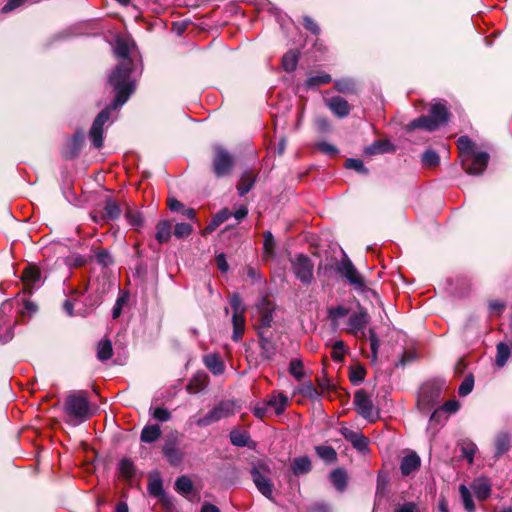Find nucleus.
I'll return each instance as SVG.
<instances>
[{
	"mask_svg": "<svg viewBox=\"0 0 512 512\" xmlns=\"http://www.w3.org/2000/svg\"><path fill=\"white\" fill-rule=\"evenodd\" d=\"M133 70L126 61L116 65L108 77V85L112 88L114 98L97 114L90 128L89 138L95 149L103 147L104 125L109 120L111 111L124 105L136 90V81L132 78Z\"/></svg>",
	"mask_w": 512,
	"mask_h": 512,
	"instance_id": "obj_1",
	"label": "nucleus"
},
{
	"mask_svg": "<svg viewBox=\"0 0 512 512\" xmlns=\"http://www.w3.org/2000/svg\"><path fill=\"white\" fill-rule=\"evenodd\" d=\"M333 269L351 286H353L355 290L364 292L368 289L364 277L359 273L351 259L345 253L342 259L340 261H336L335 264H319L317 273L321 274L323 271L324 274H327Z\"/></svg>",
	"mask_w": 512,
	"mask_h": 512,
	"instance_id": "obj_2",
	"label": "nucleus"
},
{
	"mask_svg": "<svg viewBox=\"0 0 512 512\" xmlns=\"http://www.w3.org/2000/svg\"><path fill=\"white\" fill-rule=\"evenodd\" d=\"M63 409L66 414L80 422L87 421L93 416L87 393L83 390L70 393L65 399Z\"/></svg>",
	"mask_w": 512,
	"mask_h": 512,
	"instance_id": "obj_3",
	"label": "nucleus"
},
{
	"mask_svg": "<svg viewBox=\"0 0 512 512\" xmlns=\"http://www.w3.org/2000/svg\"><path fill=\"white\" fill-rule=\"evenodd\" d=\"M236 165L235 157L222 145L213 146L212 171L217 178L229 176Z\"/></svg>",
	"mask_w": 512,
	"mask_h": 512,
	"instance_id": "obj_4",
	"label": "nucleus"
},
{
	"mask_svg": "<svg viewBox=\"0 0 512 512\" xmlns=\"http://www.w3.org/2000/svg\"><path fill=\"white\" fill-rule=\"evenodd\" d=\"M258 337V345L261 349L260 357L265 361H272L278 350V342L281 332L276 328L266 329L256 332Z\"/></svg>",
	"mask_w": 512,
	"mask_h": 512,
	"instance_id": "obj_5",
	"label": "nucleus"
},
{
	"mask_svg": "<svg viewBox=\"0 0 512 512\" xmlns=\"http://www.w3.org/2000/svg\"><path fill=\"white\" fill-rule=\"evenodd\" d=\"M290 264L292 273L304 286L308 287L314 282V264L310 257L297 254L290 259Z\"/></svg>",
	"mask_w": 512,
	"mask_h": 512,
	"instance_id": "obj_6",
	"label": "nucleus"
},
{
	"mask_svg": "<svg viewBox=\"0 0 512 512\" xmlns=\"http://www.w3.org/2000/svg\"><path fill=\"white\" fill-rule=\"evenodd\" d=\"M443 384L438 381L425 382L419 391L418 406L421 410H430L440 402Z\"/></svg>",
	"mask_w": 512,
	"mask_h": 512,
	"instance_id": "obj_7",
	"label": "nucleus"
},
{
	"mask_svg": "<svg viewBox=\"0 0 512 512\" xmlns=\"http://www.w3.org/2000/svg\"><path fill=\"white\" fill-rule=\"evenodd\" d=\"M235 401L222 400L214 406L204 417L197 420L196 424L199 427L209 426L223 418L234 415Z\"/></svg>",
	"mask_w": 512,
	"mask_h": 512,
	"instance_id": "obj_8",
	"label": "nucleus"
},
{
	"mask_svg": "<svg viewBox=\"0 0 512 512\" xmlns=\"http://www.w3.org/2000/svg\"><path fill=\"white\" fill-rule=\"evenodd\" d=\"M250 474L258 491L267 499H272L274 485L269 479V467L263 463H259L251 469Z\"/></svg>",
	"mask_w": 512,
	"mask_h": 512,
	"instance_id": "obj_9",
	"label": "nucleus"
},
{
	"mask_svg": "<svg viewBox=\"0 0 512 512\" xmlns=\"http://www.w3.org/2000/svg\"><path fill=\"white\" fill-rule=\"evenodd\" d=\"M229 303L233 310V333L231 338L234 342H239L242 339L245 331V309L242 307V299L239 294H233L230 297Z\"/></svg>",
	"mask_w": 512,
	"mask_h": 512,
	"instance_id": "obj_10",
	"label": "nucleus"
},
{
	"mask_svg": "<svg viewBox=\"0 0 512 512\" xmlns=\"http://www.w3.org/2000/svg\"><path fill=\"white\" fill-rule=\"evenodd\" d=\"M354 405L357 413L364 419L375 422L380 418L379 411L364 389L357 390L354 394Z\"/></svg>",
	"mask_w": 512,
	"mask_h": 512,
	"instance_id": "obj_11",
	"label": "nucleus"
},
{
	"mask_svg": "<svg viewBox=\"0 0 512 512\" xmlns=\"http://www.w3.org/2000/svg\"><path fill=\"white\" fill-rule=\"evenodd\" d=\"M489 154L487 152H478L476 154L464 155L461 160L462 168L472 176H480L488 166Z\"/></svg>",
	"mask_w": 512,
	"mask_h": 512,
	"instance_id": "obj_12",
	"label": "nucleus"
},
{
	"mask_svg": "<svg viewBox=\"0 0 512 512\" xmlns=\"http://www.w3.org/2000/svg\"><path fill=\"white\" fill-rule=\"evenodd\" d=\"M274 310L275 306L273 302L270 301L268 297H263L260 305L258 306L259 315L254 324L256 332L275 328V321L273 317Z\"/></svg>",
	"mask_w": 512,
	"mask_h": 512,
	"instance_id": "obj_13",
	"label": "nucleus"
},
{
	"mask_svg": "<svg viewBox=\"0 0 512 512\" xmlns=\"http://www.w3.org/2000/svg\"><path fill=\"white\" fill-rule=\"evenodd\" d=\"M84 145L85 133L82 129H77L61 149L62 158L68 161L77 159Z\"/></svg>",
	"mask_w": 512,
	"mask_h": 512,
	"instance_id": "obj_14",
	"label": "nucleus"
},
{
	"mask_svg": "<svg viewBox=\"0 0 512 512\" xmlns=\"http://www.w3.org/2000/svg\"><path fill=\"white\" fill-rule=\"evenodd\" d=\"M428 115L437 125V129L446 126L453 116L448 108L447 101L442 99H436L431 103Z\"/></svg>",
	"mask_w": 512,
	"mask_h": 512,
	"instance_id": "obj_15",
	"label": "nucleus"
},
{
	"mask_svg": "<svg viewBox=\"0 0 512 512\" xmlns=\"http://www.w3.org/2000/svg\"><path fill=\"white\" fill-rule=\"evenodd\" d=\"M41 278V271L35 264H28L22 271L21 281L23 284V293L31 295L34 290V285Z\"/></svg>",
	"mask_w": 512,
	"mask_h": 512,
	"instance_id": "obj_16",
	"label": "nucleus"
},
{
	"mask_svg": "<svg viewBox=\"0 0 512 512\" xmlns=\"http://www.w3.org/2000/svg\"><path fill=\"white\" fill-rule=\"evenodd\" d=\"M340 432L343 437L358 451L365 452L368 450L369 439L363 433L353 431L346 427H342Z\"/></svg>",
	"mask_w": 512,
	"mask_h": 512,
	"instance_id": "obj_17",
	"label": "nucleus"
},
{
	"mask_svg": "<svg viewBox=\"0 0 512 512\" xmlns=\"http://www.w3.org/2000/svg\"><path fill=\"white\" fill-rule=\"evenodd\" d=\"M330 111L338 118H345L350 114L351 105L341 96H333L327 101Z\"/></svg>",
	"mask_w": 512,
	"mask_h": 512,
	"instance_id": "obj_18",
	"label": "nucleus"
},
{
	"mask_svg": "<svg viewBox=\"0 0 512 512\" xmlns=\"http://www.w3.org/2000/svg\"><path fill=\"white\" fill-rule=\"evenodd\" d=\"M421 459L415 451H411L405 455L400 464V471L403 476H409L411 473L419 470Z\"/></svg>",
	"mask_w": 512,
	"mask_h": 512,
	"instance_id": "obj_19",
	"label": "nucleus"
},
{
	"mask_svg": "<svg viewBox=\"0 0 512 512\" xmlns=\"http://www.w3.org/2000/svg\"><path fill=\"white\" fill-rule=\"evenodd\" d=\"M118 472L121 479L132 485L137 475V467L130 458H122L118 463Z\"/></svg>",
	"mask_w": 512,
	"mask_h": 512,
	"instance_id": "obj_20",
	"label": "nucleus"
},
{
	"mask_svg": "<svg viewBox=\"0 0 512 512\" xmlns=\"http://www.w3.org/2000/svg\"><path fill=\"white\" fill-rule=\"evenodd\" d=\"M471 487L475 497L480 501H485L491 496L492 486L490 481L485 477L476 478Z\"/></svg>",
	"mask_w": 512,
	"mask_h": 512,
	"instance_id": "obj_21",
	"label": "nucleus"
},
{
	"mask_svg": "<svg viewBox=\"0 0 512 512\" xmlns=\"http://www.w3.org/2000/svg\"><path fill=\"white\" fill-rule=\"evenodd\" d=\"M173 220H160L156 224V233H155V239L159 244H165L168 243L173 236Z\"/></svg>",
	"mask_w": 512,
	"mask_h": 512,
	"instance_id": "obj_22",
	"label": "nucleus"
},
{
	"mask_svg": "<svg viewBox=\"0 0 512 512\" xmlns=\"http://www.w3.org/2000/svg\"><path fill=\"white\" fill-rule=\"evenodd\" d=\"M113 51L117 58L122 59L120 63H125L127 61L130 63V68H134V62L130 57V43L127 39L117 37Z\"/></svg>",
	"mask_w": 512,
	"mask_h": 512,
	"instance_id": "obj_23",
	"label": "nucleus"
},
{
	"mask_svg": "<svg viewBox=\"0 0 512 512\" xmlns=\"http://www.w3.org/2000/svg\"><path fill=\"white\" fill-rule=\"evenodd\" d=\"M415 129H423L428 132L437 131V125L434 124L429 115H421L418 118L412 120L405 126V131L410 133Z\"/></svg>",
	"mask_w": 512,
	"mask_h": 512,
	"instance_id": "obj_24",
	"label": "nucleus"
},
{
	"mask_svg": "<svg viewBox=\"0 0 512 512\" xmlns=\"http://www.w3.org/2000/svg\"><path fill=\"white\" fill-rule=\"evenodd\" d=\"M396 150L395 145L388 139L376 140L364 149L365 155L374 156L384 153H392Z\"/></svg>",
	"mask_w": 512,
	"mask_h": 512,
	"instance_id": "obj_25",
	"label": "nucleus"
},
{
	"mask_svg": "<svg viewBox=\"0 0 512 512\" xmlns=\"http://www.w3.org/2000/svg\"><path fill=\"white\" fill-rule=\"evenodd\" d=\"M121 208L118 203L112 198H107L104 203V207L101 211L100 219L108 222L112 220H116L121 215Z\"/></svg>",
	"mask_w": 512,
	"mask_h": 512,
	"instance_id": "obj_26",
	"label": "nucleus"
},
{
	"mask_svg": "<svg viewBox=\"0 0 512 512\" xmlns=\"http://www.w3.org/2000/svg\"><path fill=\"white\" fill-rule=\"evenodd\" d=\"M162 453L172 466L179 465L183 460V453L172 441H167L162 448Z\"/></svg>",
	"mask_w": 512,
	"mask_h": 512,
	"instance_id": "obj_27",
	"label": "nucleus"
},
{
	"mask_svg": "<svg viewBox=\"0 0 512 512\" xmlns=\"http://www.w3.org/2000/svg\"><path fill=\"white\" fill-rule=\"evenodd\" d=\"M257 175L253 170H246L242 173L239 182L237 183V191L240 196L247 194L254 186Z\"/></svg>",
	"mask_w": 512,
	"mask_h": 512,
	"instance_id": "obj_28",
	"label": "nucleus"
},
{
	"mask_svg": "<svg viewBox=\"0 0 512 512\" xmlns=\"http://www.w3.org/2000/svg\"><path fill=\"white\" fill-rule=\"evenodd\" d=\"M290 470L295 476L306 475L312 470V463L308 456L296 457L290 464Z\"/></svg>",
	"mask_w": 512,
	"mask_h": 512,
	"instance_id": "obj_29",
	"label": "nucleus"
},
{
	"mask_svg": "<svg viewBox=\"0 0 512 512\" xmlns=\"http://www.w3.org/2000/svg\"><path fill=\"white\" fill-rule=\"evenodd\" d=\"M334 89L345 95H355L359 90L357 82L353 78H340L334 80Z\"/></svg>",
	"mask_w": 512,
	"mask_h": 512,
	"instance_id": "obj_30",
	"label": "nucleus"
},
{
	"mask_svg": "<svg viewBox=\"0 0 512 512\" xmlns=\"http://www.w3.org/2000/svg\"><path fill=\"white\" fill-rule=\"evenodd\" d=\"M330 481L339 492L347 489L348 475L344 468H336L330 473Z\"/></svg>",
	"mask_w": 512,
	"mask_h": 512,
	"instance_id": "obj_31",
	"label": "nucleus"
},
{
	"mask_svg": "<svg viewBox=\"0 0 512 512\" xmlns=\"http://www.w3.org/2000/svg\"><path fill=\"white\" fill-rule=\"evenodd\" d=\"M148 491L150 495L165 502L166 495L163 489V482L158 473H155V477L152 474L149 475Z\"/></svg>",
	"mask_w": 512,
	"mask_h": 512,
	"instance_id": "obj_32",
	"label": "nucleus"
},
{
	"mask_svg": "<svg viewBox=\"0 0 512 512\" xmlns=\"http://www.w3.org/2000/svg\"><path fill=\"white\" fill-rule=\"evenodd\" d=\"M203 362L205 366L214 374L221 375L224 373L225 364L218 354H208L204 356Z\"/></svg>",
	"mask_w": 512,
	"mask_h": 512,
	"instance_id": "obj_33",
	"label": "nucleus"
},
{
	"mask_svg": "<svg viewBox=\"0 0 512 512\" xmlns=\"http://www.w3.org/2000/svg\"><path fill=\"white\" fill-rule=\"evenodd\" d=\"M457 447L460 450V456L463 459H466L469 464H472L474 461V456L477 451L476 444L470 439H462L458 441Z\"/></svg>",
	"mask_w": 512,
	"mask_h": 512,
	"instance_id": "obj_34",
	"label": "nucleus"
},
{
	"mask_svg": "<svg viewBox=\"0 0 512 512\" xmlns=\"http://www.w3.org/2000/svg\"><path fill=\"white\" fill-rule=\"evenodd\" d=\"M162 431L158 424L146 425L141 431L140 440L143 443H154L161 437Z\"/></svg>",
	"mask_w": 512,
	"mask_h": 512,
	"instance_id": "obj_35",
	"label": "nucleus"
},
{
	"mask_svg": "<svg viewBox=\"0 0 512 512\" xmlns=\"http://www.w3.org/2000/svg\"><path fill=\"white\" fill-rule=\"evenodd\" d=\"M265 403L268 408H273L277 415L282 414L287 406L288 397L283 393H279L278 395H270Z\"/></svg>",
	"mask_w": 512,
	"mask_h": 512,
	"instance_id": "obj_36",
	"label": "nucleus"
},
{
	"mask_svg": "<svg viewBox=\"0 0 512 512\" xmlns=\"http://www.w3.org/2000/svg\"><path fill=\"white\" fill-rule=\"evenodd\" d=\"M315 452L323 461H325L328 464L336 463L338 460L337 452L332 446H315Z\"/></svg>",
	"mask_w": 512,
	"mask_h": 512,
	"instance_id": "obj_37",
	"label": "nucleus"
},
{
	"mask_svg": "<svg viewBox=\"0 0 512 512\" xmlns=\"http://www.w3.org/2000/svg\"><path fill=\"white\" fill-rule=\"evenodd\" d=\"M208 383V375L205 373H197L187 384V391L189 393H197L203 390Z\"/></svg>",
	"mask_w": 512,
	"mask_h": 512,
	"instance_id": "obj_38",
	"label": "nucleus"
},
{
	"mask_svg": "<svg viewBox=\"0 0 512 512\" xmlns=\"http://www.w3.org/2000/svg\"><path fill=\"white\" fill-rule=\"evenodd\" d=\"M113 356V347L110 339L105 338L97 344V359L99 361H107Z\"/></svg>",
	"mask_w": 512,
	"mask_h": 512,
	"instance_id": "obj_39",
	"label": "nucleus"
},
{
	"mask_svg": "<svg viewBox=\"0 0 512 512\" xmlns=\"http://www.w3.org/2000/svg\"><path fill=\"white\" fill-rule=\"evenodd\" d=\"M511 439L507 433H500L495 440L494 458L499 459L504 453L510 449Z\"/></svg>",
	"mask_w": 512,
	"mask_h": 512,
	"instance_id": "obj_40",
	"label": "nucleus"
},
{
	"mask_svg": "<svg viewBox=\"0 0 512 512\" xmlns=\"http://www.w3.org/2000/svg\"><path fill=\"white\" fill-rule=\"evenodd\" d=\"M333 81L332 76L328 73L322 72L319 75H311L305 81L307 89H313L322 85L329 84Z\"/></svg>",
	"mask_w": 512,
	"mask_h": 512,
	"instance_id": "obj_41",
	"label": "nucleus"
},
{
	"mask_svg": "<svg viewBox=\"0 0 512 512\" xmlns=\"http://www.w3.org/2000/svg\"><path fill=\"white\" fill-rule=\"evenodd\" d=\"M511 348L508 344L504 342H500L496 346V359L495 363L498 367L502 368L507 363L510 355H511Z\"/></svg>",
	"mask_w": 512,
	"mask_h": 512,
	"instance_id": "obj_42",
	"label": "nucleus"
},
{
	"mask_svg": "<svg viewBox=\"0 0 512 512\" xmlns=\"http://www.w3.org/2000/svg\"><path fill=\"white\" fill-rule=\"evenodd\" d=\"M173 236L178 240H185L193 233V226L186 222H178L173 224Z\"/></svg>",
	"mask_w": 512,
	"mask_h": 512,
	"instance_id": "obj_43",
	"label": "nucleus"
},
{
	"mask_svg": "<svg viewBox=\"0 0 512 512\" xmlns=\"http://www.w3.org/2000/svg\"><path fill=\"white\" fill-rule=\"evenodd\" d=\"M299 53L295 50H289L282 57V67L286 72H293L298 64Z\"/></svg>",
	"mask_w": 512,
	"mask_h": 512,
	"instance_id": "obj_44",
	"label": "nucleus"
},
{
	"mask_svg": "<svg viewBox=\"0 0 512 512\" xmlns=\"http://www.w3.org/2000/svg\"><path fill=\"white\" fill-rule=\"evenodd\" d=\"M366 373L365 366L357 363L349 369V380L353 385H359L364 381Z\"/></svg>",
	"mask_w": 512,
	"mask_h": 512,
	"instance_id": "obj_45",
	"label": "nucleus"
},
{
	"mask_svg": "<svg viewBox=\"0 0 512 512\" xmlns=\"http://www.w3.org/2000/svg\"><path fill=\"white\" fill-rule=\"evenodd\" d=\"M125 218L127 219L129 225H131L137 231L144 224V217L142 212L138 210H133L130 207H127V210L125 212Z\"/></svg>",
	"mask_w": 512,
	"mask_h": 512,
	"instance_id": "obj_46",
	"label": "nucleus"
},
{
	"mask_svg": "<svg viewBox=\"0 0 512 512\" xmlns=\"http://www.w3.org/2000/svg\"><path fill=\"white\" fill-rule=\"evenodd\" d=\"M194 489L192 480L186 476L182 475L178 477L175 481V490L183 496H187Z\"/></svg>",
	"mask_w": 512,
	"mask_h": 512,
	"instance_id": "obj_47",
	"label": "nucleus"
},
{
	"mask_svg": "<svg viewBox=\"0 0 512 512\" xmlns=\"http://www.w3.org/2000/svg\"><path fill=\"white\" fill-rule=\"evenodd\" d=\"M368 318L367 311L361 309L360 312L354 313L349 317V325L356 330H362L368 323Z\"/></svg>",
	"mask_w": 512,
	"mask_h": 512,
	"instance_id": "obj_48",
	"label": "nucleus"
},
{
	"mask_svg": "<svg viewBox=\"0 0 512 512\" xmlns=\"http://www.w3.org/2000/svg\"><path fill=\"white\" fill-rule=\"evenodd\" d=\"M230 442L236 447H245L248 445L250 435L247 431L232 430L229 435Z\"/></svg>",
	"mask_w": 512,
	"mask_h": 512,
	"instance_id": "obj_49",
	"label": "nucleus"
},
{
	"mask_svg": "<svg viewBox=\"0 0 512 512\" xmlns=\"http://www.w3.org/2000/svg\"><path fill=\"white\" fill-rule=\"evenodd\" d=\"M96 262L102 267L106 268L115 263V260L109 250L107 249H93Z\"/></svg>",
	"mask_w": 512,
	"mask_h": 512,
	"instance_id": "obj_50",
	"label": "nucleus"
},
{
	"mask_svg": "<svg viewBox=\"0 0 512 512\" xmlns=\"http://www.w3.org/2000/svg\"><path fill=\"white\" fill-rule=\"evenodd\" d=\"M440 163V157L435 150L428 149L422 155V164L427 168L437 167Z\"/></svg>",
	"mask_w": 512,
	"mask_h": 512,
	"instance_id": "obj_51",
	"label": "nucleus"
},
{
	"mask_svg": "<svg viewBox=\"0 0 512 512\" xmlns=\"http://www.w3.org/2000/svg\"><path fill=\"white\" fill-rule=\"evenodd\" d=\"M459 492L463 502V506L467 512L475 511V504L470 490L465 485H460Z\"/></svg>",
	"mask_w": 512,
	"mask_h": 512,
	"instance_id": "obj_52",
	"label": "nucleus"
},
{
	"mask_svg": "<svg viewBox=\"0 0 512 512\" xmlns=\"http://www.w3.org/2000/svg\"><path fill=\"white\" fill-rule=\"evenodd\" d=\"M299 393L311 400H316L321 396V393L317 390L311 381L304 382L299 388Z\"/></svg>",
	"mask_w": 512,
	"mask_h": 512,
	"instance_id": "obj_53",
	"label": "nucleus"
},
{
	"mask_svg": "<svg viewBox=\"0 0 512 512\" xmlns=\"http://www.w3.org/2000/svg\"><path fill=\"white\" fill-rule=\"evenodd\" d=\"M129 292L121 291L112 310V318L117 319L122 314L123 306L129 301Z\"/></svg>",
	"mask_w": 512,
	"mask_h": 512,
	"instance_id": "obj_54",
	"label": "nucleus"
},
{
	"mask_svg": "<svg viewBox=\"0 0 512 512\" xmlns=\"http://www.w3.org/2000/svg\"><path fill=\"white\" fill-rule=\"evenodd\" d=\"M344 167L349 170H355L361 175H368L369 169L365 167L364 163L360 159L348 158L344 163Z\"/></svg>",
	"mask_w": 512,
	"mask_h": 512,
	"instance_id": "obj_55",
	"label": "nucleus"
},
{
	"mask_svg": "<svg viewBox=\"0 0 512 512\" xmlns=\"http://www.w3.org/2000/svg\"><path fill=\"white\" fill-rule=\"evenodd\" d=\"M303 368V362L300 359L294 358L289 363V373L298 381H301L305 376Z\"/></svg>",
	"mask_w": 512,
	"mask_h": 512,
	"instance_id": "obj_56",
	"label": "nucleus"
},
{
	"mask_svg": "<svg viewBox=\"0 0 512 512\" xmlns=\"http://www.w3.org/2000/svg\"><path fill=\"white\" fill-rule=\"evenodd\" d=\"M457 146L462 157L467 154H473L474 143L468 136H460L457 140Z\"/></svg>",
	"mask_w": 512,
	"mask_h": 512,
	"instance_id": "obj_57",
	"label": "nucleus"
},
{
	"mask_svg": "<svg viewBox=\"0 0 512 512\" xmlns=\"http://www.w3.org/2000/svg\"><path fill=\"white\" fill-rule=\"evenodd\" d=\"M474 387V375L472 373H469L464 378L463 382L458 388V394L460 397H465L469 395Z\"/></svg>",
	"mask_w": 512,
	"mask_h": 512,
	"instance_id": "obj_58",
	"label": "nucleus"
},
{
	"mask_svg": "<svg viewBox=\"0 0 512 512\" xmlns=\"http://www.w3.org/2000/svg\"><path fill=\"white\" fill-rule=\"evenodd\" d=\"M332 349V359L335 362H342L344 360L345 343L342 340H338L333 344Z\"/></svg>",
	"mask_w": 512,
	"mask_h": 512,
	"instance_id": "obj_59",
	"label": "nucleus"
},
{
	"mask_svg": "<svg viewBox=\"0 0 512 512\" xmlns=\"http://www.w3.org/2000/svg\"><path fill=\"white\" fill-rule=\"evenodd\" d=\"M350 310L342 305L328 308V317L331 320L343 318L349 314Z\"/></svg>",
	"mask_w": 512,
	"mask_h": 512,
	"instance_id": "obj_60",
	"label": "nucleus"
},
{
	"mask_svg": "<svg viewBox=\"0 0 512 512\" xmlns=\"http://www.w3.org/2000/svg\"><path fill=\"white\" fill-rule=\"evenodd\" d=\"M302 25L306 30L310 31L313 35H319L321 32L318 23L310 16H303Z\"/></svg>",
	"mask_w": 512,
	"mask_h": 512,
	"instance_id": "obj_61",
	"label": "nucleus"
},
{
	"mask_svg": "<svg viewBox=\"0 0 512 512\" xmlns=\"http://www.w3.org/2000/svg\"><path fill=\"white\" fill-rule=\"evenodd\" d=\"M152 417L161 422H167L172 418L171 412L163 407H156L152 411Z\"/></svg>",
	"mask_w": 512,
	"mask_h": 512,
	"instance_id": "obj_62",
	"label": "nucleus"
},
{
	"mask_svg": "<svg viewBox=\"0 0 512 512\" xmlns=\"http://www.w3.org/2000/svg\"><path fill=\"white\" fill-rule=\"evenodd\" d=\"M316 147L319 151L329 156H336L339 153V150L335 145L325 141L317 143Z\"/></svg>",
	"mask_w": 512,
	"mask_h": 512,
	"instance_id": "obj_63",
	"label": "nucleus"
},
{
	"mask_svg": "<svg viewBox=\"0 0 512 512\" xmlns=\"http://www.w3.org/2000/svg\"><path fill=\"white\" fill-rule=\"evenodd\" d=\"M314 124L317 130L322 133H326L331 130L330 121L326 116H317L314 120Z\"/></svg>",
	"mask_w": 512,
	"mask_h": 512,
	"instance_id": "obj_64",
	"label": "nucleus"
}]
</instances>
